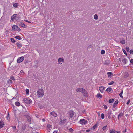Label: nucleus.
<instances>
[{
    "label": "nucleus",
    "instance_id": "29",
    "mask_svg": "<svg viewBox=\"0 0 133 133\" xmlns=\"http://www.w3.org/2000/svg\"><path fill=\"white\" fill-rule=\"evenodd\" d=\"M15 104L16 106H18L19 105L20 103L18 102H16L15 103Z\"/></svg>",
    "mask_w": 133,
    "mask_h": 133
},
{
    "label": "nucleus",
    "instance_id": "49",
    "mask_svg": "<svg viewBox=\"0 0 133 133\" xmlns=\"http://www.w3.org/2000/svg\"><path fill=\"white\" fill-rule=\"evenodd\" d=\"M104 109H107V106H106L105 105H104Z\"/></svg>",
    "mask_w": 133,
    "mask_h": 133
},
{
    "label": "nucleus",
    "instance_id": "20",
    "mask_svg": "<svg viewBox=\"0 0 133 133\" xmlns=\"http://www.w3.org/2000/svg\"><path fill=\"white\" fill-rule=\"evenodd\" d=\"M16 16V15L15 14H14L11 17V19L13 20V19H15Z\"/></svg>",
    "mask_w": 133,
    "mask_h": 133
},
{
    "label": "nucleus",
    "instance_id": "30",
    "mask_svg": "<svg viewBox=\"0 0 133 133\" xmlns=\"http://www.w3.org/2000/svg\"><path fill=\"white\" fill-rule=\"evenodd\" d=\"M83 95L85 97H87L88 95V93H87V92H85V93L83 94Z\"/></svg>",
    "mask_w": 133,
    "mask_h": 133
},
{
    "label": "nucleus",
    "instance_id": "41",
    "mask_svg": "<svg viewBox=\"0 0 133 133\" xmlns=\"http://www.w3.org/2000/svg\"><path fill=\"white\" fill-rule=\"evenodd\" d=\"M107 129V126H104L103 128L102 129L104 131Z\"/></svg>",
    "mask_w": 133,
    "mask_h": 133
},
{
    "label": "nucleus",
    "instance_id": "51",
    "mask_svg": "<svg viewBox=\"0 0 133 133\" xmlns=\"http://www.w3.org/2000/svg\"><path fill=\"white\" fill-rule=\"evenodd\" d=\"M24 21H25V22H27L28 23H31V22H29L28 21V20H26V19H24Z\"/></svg>",
    "mask_w": 133,
    "mask_h": 133
},
{
    "label": "nucleus",
    "instance_id": "55",
    "mask_svg": "<svg viewBox=\"0 0 133 133\" xmlns=\"http://www.w3.org/2000/svg\"><path fill=\"white\" fill-rule=\"evenodd\" d=\"M7 119L8 120L9 119V114H8V116H7Z\"/></svg>",
    "mask_w": 133,
    "mask_h": 133
},
{
    "label": "nucleus",
    "instance_id": "11",
    "mask_svg": "<svg viewBox=\"0 0 133 133\" xmlns=\"http://www.w3.org/2000/svg\"><path fill=\"white\" fill-rule=\"evenodd\" d=\"M19 26H22L24 28H26L27 27V26L25 25L23 23V22H20L19 23Z\"/></svg>",
    "mask_w": 133,
    "mask_h": 133
},
{
    "label": "nucleus",
    "instance_id": "1",
    "mask_svg": "<svg viewBox=\"0 0 133 133\" xmlns=\"http://www.w3.org/2000/svg\"><path fill=\"white\" fill-rule=\"evenodd\" d=\"M37 96L39 98L42 97L44 95V91L43 89H39L37 92Z\"/></svg>",
    "mask_w": 133,
    "mask_h": 133
},
{
    "label": "nucleus",
    "instance_id": "13",
    "mask_svg": "<svg viewBox=\"0 0 133 133\" xmlns=\"http://www.w3.org/2000/svg\"><path fill=\"white\" fill-rule=\"evenodd\" d=\"M104 89V88L103 87H99V90L101 92H103Z\"/></svg>",
    "mask_w": 133,
    "mask_h": 133
},
{
    "label": "nucleus",
    "instance_id": "23",
    "mask_svg": "<svg viewBox=\"0 0 133 133\" xmlns=\"http://www.w3.org/2000/svg\"><path fill=\"white\" fill-rule=\"evenodd\" d=\"M114 101V99H110L109 100V102L110 103H112Z\"/></svg>",
    "mask_w": 133,
    "mask_h": 133
},
{
    "label": "nucleus",
    "instance_id": "28",
    "mask_svg": "<svg viewBox=\"0 0 133 133\" xmlns=\"http://www.w3.org/2000/svg\"><path fill=\"white\" fill-rule=\"evenodd\" d=\"M120 43L123 44H125V40L121 41H120Z\"/></svg>",
    "mask_w": 133,
    "mask_h": 133
},
{
    "label": "nucleus",
    "instance_id": "27",
    "mask_svg": "<svg viewBox=\"0 0 133 133\" xmlns=\"http://www.w3.org/2000/svg\"><path fill=\"white\" fill-rule=\"evenodd\" d=\"M15 38L19 40H21V38L20 36H15Z\"/></svg>",
    "mask_w": 133,
    "mask_h": 133
},
{
    "label": "nucleus",
    "instance_id": "36",
    "mask_svg": "<svg viewBox=\"0 0 133 133\" xmlns=\"http://www.w3.org/2000/svg\"><path fill=\"white\" fill-rule=\"evenodd\" d=\"M114 83V82L113 81H111L108 83V84L109 85H111L112 84Z\"/></svg>",
    "mask_w": 133,
    "mask_h": 133
},
{
    "label": "nucleus",
    "instance_id": "37",
    "mask_svg": "<svg viewBox=\"0 0 133 133\" xmlns=\"http://www.w3.org/2000/svg\"><path fill=\"white\" fill-rule=\"evenodd\" d=\"M97 126V124H96L95 125H94L92 127L94 128V129L96 128Z\"/></svg>",
    "mask_w": 133,
    "mask_h": 133
},
{
    "label": "nucleus",
    "instance_id": "54",
    "mask_svg": "<svg viewBox=\"0 0 133 133\" xmlns=\"http://www.w3.org/2000/svg\"><path fill=\"white\" fill-rule=\"evenodd\" d=\"M36 116L37 118H39V116L37 114H36Z\"/></svg>",
    "mask_w": 133,
    "mask_h": 133
},
{
    "label": "nucleus",
    "instance_id": "18",
    "mask_svg": "<svg viewBox=\"0 0 133 133\" xmlns=\"http://www.w3.org/2000/svg\"><path fill=\"white\" fill-rule=\"evenodd\" d=\"M47 127L49 130L51 129V125L50 124H48L47 125Z\"/></svg>",
    "mask_w": 133,
    "mask_h": 133
},
{
    "label": "nucleus",
    "instance_id": "40",
    "mask_svg": "<svg viewBox=\"0 0 133 133\" xmlns=\"http://www.w3.org/2000/svg\"><path fill=\"white\" fill-rule=\"evenodd\" d=\"M102 97V95L101 94H97V97H101V98Z\"/></svg>",
    "mask_w": 133,
    "mask_h": 133
},
{
    "label": "nucleus",
    "instance_id": "42",
    "mask_svg": "<svg viewBox=\"0 0 133 133\" xmlns=\"http://www.w3.org/2000/svg\"><path fill=\"white\" fill-rule=\"evenodd\" d=\"M123 115L122 113H120L118 115V117L119 118V117H121Z\"/></svg>",
    "mask_w": 133,
    "mask_h": 133
},
{
    "label": "nucleus",
    "instance_id": "24",
    "mask_svg": "<svg viewBox=\"0 0 133 133\" xmlns=\"http://www.w3.org/2000/svg\"><path fill=\"white\" fill-rule=\"evenodd\" d=\"M98 16L96 14H95L94 16V18L96 20H97L98 19Z\"/></svg>",
    "mask_w": 133,
    "mask_h": 133
},
{
    "label": "nucleus",
    "instance_id": "38",
    "mask_svg": "<svg viewBox=\"0 0 133 133\" xmlns=\"http://www.w3.org/2000/svg\"><path fill=\"white\" fill-rule=\"evenodd\" d=\"M26 94L27 95L29 94V89H26Z\"/></svg>",
    "mask_w": 133,
    "mask_h": 133
},
{
    "label": "nucleus",
    "instance_id": "45",
    "mask_svg": "<svg viewBox=\"0 0 133 133\" xmlns=\"http://www.w3.org/2000/svg\"><path fill=\"white\" fill-rule=\"evenodd\" d=\"M125 49L127 52H128L129 50V49L128 47L126 48Z\"/></svg>",
    "mask_w": 133,
    "mask_h": 133
},
{
    "label": "nucleus",
    "instance_id": "5",
    "mask_svg": "<svg viewBox=\"0 0 133 133\" xmlns=\"http://www.w3.org/2000/svg\"><path fill=\"white\" fill-rule=\"evenodd\" d=\"M64 59L63 58H59L58 59V64H62V62H64Z\"/></svg>",
    "mask_w": 133,
    "mask_h": 133
},
{
    "label": "nucleus",
    "instance_id": "12",
    "mask_svg": "<svg viewBox=\"0 0 133 133\" xmlns=\"http://www.w3.org/2000/svg\"><path fill=\"white\" fill-rule=\"evenodd\" d=\"M50 114L55 117H56L57 116V114L53 111L50 112Z\"/></svg>",
    "mask_w": 133,
    "mask_h": 133
},
{
    "label": "nucleus",
    "instance_id": "33",
    "mask_svg": "<svg viewBox=\"0 0 133 133\" xmlns=\"http://www.w3.org/2000/svg\"><path fill=\"white\" fill-rule=\"evenodd\" d=\"M105 51L104 50H101V53L103 55V54H105Z\"/></svg>",
    "mask_w": 133,
    "mask_h": 133
},
{
    "label": "nucleus",
    "instance_id": "17",
    "mask_svg": "<svg viewBox=\"0 0 133 133\" xmlns=\"http://www.w3.org/2000/svg\"><path fill=\"white\" fill-rule=\"evenodd\" d=\"M106 91L108 92H111V91H112V90L111 88H108L107 89Z\"/></svg>",
    "mask_w": 133,
    "mask_h": 133
},
{
    "label": "nucleus",
    "instance_id": "19",
    "mask_svg": "<svg viewBox=\"0 0 133 133\" xmlns=\"http://www.w3.org/2000/svg\"><path fill=\"white\" fill-rule=\"evenodd\" d=\"M16 44L18 47H21L22 46V44L20 43H17Z\"/></svg>",
    "mask_w": 133,
    "mask_h": 133
},
{
    "label": "nucleus",
    "instance_id": "44",
    "mask_svg": "<svg viewBox=\"0 0 133 133\" xmlns=\"http://www.w3.org/2000/svg\"><path fill=\"white\" fill-rule=\"evenodd\" d=\"M8 82L9 83H12V81L10 79H9L8 80Z\"/></svg>",
    "mask_w": 133,
    "mask_h": 133
},
{
    "label": "nucleus",
    "instance_id": "7",
    "mask_svg": "<svg viewBox=\"0 0 133 133\" xmlns=\"http://www.w3.org/2000/svg\"><path fill=\"white\" fill-rule=\"evenodd\" d=\"M79 122L80 123L82 124H86L87 123V121H85L84 119H80Z\"/></svg>",
    "mask_w": 133,
    "mask_h": 133
},
{
    "label": "nucleus",
    "instance_id": "22",
    "mask_svg": "<svg viewBox=\"0 0 133 133\" xmlns=\"http://www.w3.org/2000/svg\"><path fill=\"white\" fill-rule=\"evenodd\" d=\"M128 76V74L127 72H125L124 73V77L125 78H126Z\"/></svg>",
    "mask_w": 133,
    "mask_h": 133
},
{
    "label": "nucleus",
    "instance_id": "9",
    "mask_svg": "<svg viewBox=\"0 0 133 133\" xmlns=\"http://www.w3.org/2000/svg\"><path fill=\"white\" fill-rule=\"evenodd\" d=\"M112 113L111 111L109 110L107 116L109 118H111V117L112 116Z\"/></svg>",
    "mask_w": 133,
    "mask_h": 133
},
{
    "label": "nucleus",
    "instance_id": "3",
    "mask_svg": "<svg viewBox=\"0 0 133 133\" xmlns=\"http://www.w3.org/2000/svg\"><path fill=\"white\" fill-rule=\"evenodd\" d=\"M76 91L77 92H84L85 90V89L83 88H78L76 89Z\"/></svg>",
    "mask_w": 133,
    "mask_h": 133
},
{
    "label": "nucleus",
    "instance_id": "2",
    "mask_svg": "<svg viewBox=\"0 0 133 133\" xmlns=\"http://www.w3.org/2000/svg\"><path fill=\"white\" fill-rule=\"evenodd\" d=\"M31 100L29 98H24L23 100V102L28 104L31 103Z\"/></svg>",
    "mask_w": 133,
    "mask_h": 133
},
{
    "label": "nucleus",
    "instance_id": "58",
    "mask_svg": "<svg viewBox=\"0 0 133 133\" xmlns=\"http://www.w3.org/2000/svg\"><path fill=\"white\" fill-rule=\"evenodd\" d=\"M90 131V129H88V130H86V131L87 132H89Z\"/></svg>",
    "mask_w": 133,
    "mask_h": 133
},
{
    "label": "nucleus",
    "instance_id": "14",
    "mask_svg": "<svg viewBox=\"0 0 133 133\" xmlns=\"http://www.w3.org/2000/svg\"><path fill=\"white\" fill-rule=\"evenodd\" d=\"M4 125V124L3 122L1 121H0V129L3 127V125Z\"/></svg>",
    "mask_w": 133,
    "mask_h": 133
},
{
    "label": "nucleus",
    "instance_id": "43",
    "mask_svg": "<svg viewBox=\"0 0 133 133\" xmlns=\"http://www.w3.org/2000/svg\"><path fill=\"white\" fill-rule=\"evenodd\" d=\"M130 53L131 54H133V50H131L130 51Z\"/></svg>",
    "mask_w": 133,
    "mask_h": 133
},
{
    "label": "nucleus",
    "instance_id": "46",
    "mask_svg": "<svg viewBox=\"0 0 133 133\" xmlns=\"http://www.w3.org/2000/svg\"><path fill=\"white\" fill-rule=\"evenodd\" d=\"M10 79L12 80H15V79L14 77L13 76H12L10 78Z\"/></svg>",
    "mask_w": 133,
    "mask_h": 133
},
{
    "label": "nucleus",
    "instance_id": "21",
    "mask_svg": "<svg viewBox=\"0 0 133 133\" xmlns=\"http://www.w3.org/2000/svg\"><path fill=\"white\" fill-rule=\"evenodd\" d=\"M27 120L29 122H30L31 121V118L30 116H27Z\"/></svg>",
    "mask_w": 133,
    "mask_h": 133
},
{
    "label": "nucleus",
    "instance_id": "10",
    "mask_svg": "<svg viewBox=\"0 0 133 133\" xmlns=\"http://www.w3.org/2000/svg\"><path fill=\"white\" fill-rule=\"evenodd\" d=\"M127 59L125 58H123L122 59V61L123 63V65H125L126 64L127 62Z\"/></svg>",
    "mask_w": 133,
    "mask_h": 133
},
{
    "label": "nucleus",
    "instance_id": "50",
    "mask_svg": "<svg viewBox=\"0 0 133 133\" xmlns=\"http://www.w3.org/2000/svg\"><path fill=\"white\" fill-rule=\"evenodd\" d=\"M90 131H93L94 130V129L93 127H91L90 129Z\"/></svg>",
    "mask_w": 133,
    "mask_h": 133
},
{
    "label": "nucleus",
    "instance_id": "15",
    "mask_svg": "<svg viewBox=\"0 0 133 133\" xmlns=\"http://www.w3.org/2000/svg\"><path fill=\"white\" fill-rule=\"evenodd\" d=\"M107 74L109 77H111L113 75L112 73L111 72H108L107 73Z\"/></svg>",
    "mask_w": 133,
    "mask_h": 133
},
{
    "label": "nucleus",
    "instance_id": "53",
    "mask_svg": "<svg viewBox=\"0 0 133 133\" xmlns=\"http://www.w3.org/2000/svg\"><path fill=\"white\" fill-rule=\"evenodd\" d=\"M12 128L14 129L15 130L16 129V127L15 126L12 127Z\"/></svg>",
    "mask_w": 133,
    "mask_h": 133
},
{
    "label": "nucleus",
    "instance_id": "32",
    "mask_svg": "<svg viewBox=\"0 0 133 133\" xmlns=\"http://www.w3.org/2000/svg\"><path fill=\"white\" fill-rule=\"evenodd\" d=\"M123 93V90H122V92H121V93L119 95L120 97L122 98H123V96H122V94Z\"/></svg>",
    "mask_w": 133,
    "mask_h": 133
},
{
    "label": "nucleus",
    "instance_id": "60",
    "mask_svg": "<svg viewBox=\"0 0 133 133\" xmlns=\"http://www.w3.org/2000/svg\"><path fill=\"white\" fill-rule=\"evenodd\" d=\"M53 133H57V132H56V131H54L53 132Z\"/></svg>",
    "mask_w": 133,
    "mask_h": 133
},
{
    "label": "nucleus",
    "instance_id": "48",
    "mask_svg": "<svg viewBox=\"0 0 133 133\" xmlns=\"http://www.w3.org/2000/svg\"><path fill=\"white\" fill-rule=\"evenodd\" d=\"M123 52L125 54L127 55L126 52L125 51V50H124L123 49Z\"/></svg>",
    "mask_w": 133,
    "mask_h": 133
},
{
    "label": "nucleus",
    "instance_id": "6",
    "mask_svg": "<svg viewBox=\"0 0 133 133\" xmlns=\"http://www.w3.org/2000/svg\"><path fill=\"white\" fill-rule=\"evenodd\" d=\"M12 28L13 30L14 31H18L20 30V29L17 25H14L13 26Z\"/></svg>",
    "mask_w": 133,
    "mask_h": 133
},
{
    "label": "nucleus",
    "instance_id": "34",
    "mask_svg": "<svg viewBox=\"0 0 133 133\" xmlns=\"http://www.w3.org/2000/svg\"><path fill=\"white\" fill-rule=\"evenodd\" d=\"M101 118L102 119L104 118V114L102 113L101 114Z\"/></svg>",
    "mask_w": 133,
    "mask_h": 133
},
{
    "label": "nucleus",
    "instance_id": "61",
    "mask_svg": "<svg viewBox=\"0 0 133 133\" xmlns=\"http://www.w3.org/2000/svg\"><path fill=\"white\" fill-rule=\"evenodd\" d=\"M116 133H120V131H118Z\"/></svg>",
    "mask_w": 133,
    "mask_h": 133
},
{
    "label": "nucleus",
    "instance_id": "26",
    "mask_svg": "<svg viewBox=\"0 0 133 133\" xmlns=\"http://www.w3.org/2000/svg\"><path fill=\"white\" fill-rule=\"evenodd\" d=\"M13 5L14 7L16 8L18 6L17 3H14Z\"/></svg>",
    "mask_w": 133,
    "mask_h": 133
},
{
    "label": "nucleus",
    "instance_id": "35",
    "mask_svg": "<svg viewBox=\"0 0 133 133\" xmlns=\"http://www.w3.org/2000/svg\"><path fill=\"white\" fill-rule=\"evenodd\" d=\"M11 41L13 43H14L15 42V41L14 39L12 38H11Z\"/></svg>",
    "mask_w": 133,
    "mask_h": 133
},
{
    "label": "nucleus",
    "instance_id": "16",
    "mask_svg": "<svg viewBox=\"0 0 133 133\" xmlns=\"http://www.w3.org/2000/svg\"><path fill=\"white\" fill-rule=\"evenodd\" d=\"M74 112L72 111H71L70 112L69 115L70 118H72L74 115Z\"/></svg>",
    "mask_w": 133,
    "mask_h": 133
},
{
    "label": "nucleus",
    "instance_id": "47",
    "mask_svg": "<svg viewBox=\"0 0 133 133\" xmlns=\"http://www.w3.org/2000/svg\"><path fill=\"white\" fill-rule=\"evenodd\" d=\"M130 63L132 64H133V59H131L130 60Z\"/></svg>",
    "mask_w": 133,
    "mask_h": 133
},
{
    "label": "nucleus",
    "instance_id": "4",
    "mask_svg": "<svg viewBox=\"0 0 133 133\" xmlns=\"http://www.w3.org/2000/svg\"><path fill=\"white\" fill-rule=\"evenodd\" d=\"M118 102V100H116L114 104L113 105V108L112 110L114 111H115L116 110V109H115V107L117 105Z\"/></svg>",
    "mask_w": 133,
    "mask_h": 133
},
{
    "label": "nucleus",
    "instance_id": "52",
    "mask_svg": "<svg viewBox=\"0 0 133 133\" xmlns=\"http://www.w3.org/2000/svg\"><path fill=\"white\" fill-rule=\"evenodd\" d=\"M130 102V100H129L127 103V104H128Z\"/></svg>",
    "mask_w": 133,
    "mask_h": 133
},
{
    "label": "nucleus",
    "instance_id": "8",
    "mask_svg": "<svg viewBox=\"0 0 133 133\" xmlns=\"http://www.w3.org/2000/svg\"><path fill=\"white\" fill-rule=\"evenodd\" d=\"M24 59V57L23 56L19 58L17 60V63H20L23 61Z\"/></svg>",
    "mask_w": 133,
    "mask_h": 133
},
{
    "label": "nucleus",
    "instance_id": "39",
    "mask_svg": "<svg viewBox=\"0 0 133 133\" xmlns=\"http://www.w3.org/2000/svg\"><path fill=\"white\" fill-rule=\"evenodd\" d=\"M69 130L70 132H73L74 130L72 128H70L69 129Z\"/></svg>",
    "mask_w": 133,
    "mask_h": 133
},
{
    "label": "nucleus",
    "instance_id": "57",
    "mask_svg": "<svg viewBox=\"0 0 133 133\" xmlns=\"http://www.w3.org/2000/svg\"><path fill=\"white\" fill-rule=\"evenodd\" d=\"M23 70H21V71H20V73L21 74H22V73H23Z\"/></svg>",
    "mask_w": 133,
    "mask_h": 133
},
{
    "label": "nucleus",
    "instance_id": "59",
    "mask_svg": "<svg viewBox=\"0 0 133 133\" xmlns=\"http://www.w3.org/2000/svg\"><path fill=\"white\" fill-rule=\"evenodd\" d=\"M42 121L43 122H44L45 121V119H43Z\"/></svg>",
    "mask_w": 133,
    "mask_h": 133
},
{
    "label": "nucleus",
    "instance_id": "56",
    "mask_svg": "<svg viewBox=\"0 0 133 133\" xmlns=\"http://www.w3.org/2000/svg\"><path fill=\"white\" fill-rule=\"evenodd\" d=\"M122 132H126V129H125V130H124Z\"/></svg>",
    "mask_w": 133,
    "mask_h": 133
},
{
    "label": "nucleus",
    "instance_id": "25",
    "mask_svg": "<svg viewBox=\"0 0 133 133\" xmlns=\"http://www.w3.org/2000/svg\"><path fill=\"white\" fill-rule=\"evenodd\" d=\"M110 133H115L116 131L115 130L112 129L110 130Z\"/></svg>",
    "mask_w": 133,
    "mask_h": 133
},
{
    "label": "nucleus",
    "instance_id": "31",
    "mask_svg": "<svg viewBox=\"0 0 133 133\" xmlns=\"http://www.w3.org/2000/svg\"><path fill=\"white\" fill-rule=\"evenodd\" d=\"M109 61L108 60H107L106 61L104 64L105 65H108L109 64Z\"/></svg>",
    "mask_w": 133,
    "mask_h": 133
}]
</instances>
